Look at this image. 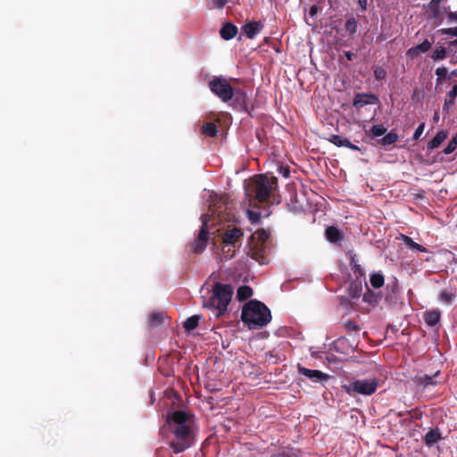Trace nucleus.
I'll return each mask as SVG.
<instances>
[{"label": "nucleus", "instance_id": "nucleus-26", "mask_svg": "<svg viewBox=\"0 0 457 457\" xmlns=\"http://www.w3.org/2000/svg\"><path fill=\"white\" fill-rule=\"evenodd\" d=\"M448 98L445 99L443 111L448 112L450 106H454L455 98L457 97V84L453 87V88L447 94Z\"/></svg>", "mask_w": 457, "mask_h": 457}, {"label": "nucleus", "instance_id": "nucleus-28", "mask_svg": "<svg viewBox=\"0 0 457 457\" xmlns=\"http://www.w3.org/2000/svg\"><path fill=\"white\" fill-rule=\"evenodd\" d=\"M201 319H202V315H192V316H190L189 318H187L185 320V322L183 324L184 328L187 331L194 330L195 328H197Z\"/></svg>", "mask_w": 457, "mask_h": 457}, {"label": "nucleus", "instance_id": "nucleus-52", "mask_svg": "<svg viewBox=\"0 0 457 457\" xmlns=\"http://www.w3.org/2000/svg\"><path fill=\"white\" fill-rule=\"evenodd\" d=\"M367 2L368 0H358L359 6L361 7V11L367 10Z\"/></svg>", "mask_w": 457, "mask_h": 457}, {"label": "nucleus", "instance_id": "nucleus-14", "mask_svg": "<svg viewBox=\"0 0 457 457\" xmlns=\"http://www.w3.org/2000/svg\"><path fill=\"white\" fill-rule=\"evenodd\" d=\"M328 141L338 147L344 146L351 150L361 151L360 147L351 143L348 138L340 135H331Z\"/></svg>", "mask_w": 457, "mask_h": 457}, {"label": "nucleus", "instance_id": "nucleus-42", "mask_svg": "<svg viewBox=\"0 0 457 457\" xmlns=\"http://www.w3.org/2000/svg\"><path fill=\"white\" fill-rule=\"evenodd\" d=\"M436 75L438 79H445L448 75V70L445 67H438L436 70Z\"/></svg>", "mask_w": 457, "mask_h": 457}, {"label": "nucleus", "instance_id": "nucleus-38", "mask_svg": "<svg viewBox=\"0 0 457 457\" xmlns=\"http://www.w3.org/2000/svg\"><path fill=\"white\" fill-rule=\"evenodd\" d=\"M374 77L377 80H383L386 77V71L381 66L374 67Z\"/></svg>", "mask_w": 457, "mask_h": 457}, {"label": "nucleus", "instance_id": "nucleus-40", "mask_svg": "<svg viewBox=\"0 0 457 457\" xmlns=\"http://www.w3.org/2000/svg\"><path fill=\"white\" fill-rule=\"evenodd\" d=\"M344 327L348 331H359L361 329L360 326L354 320H347L344 323Z\"/></svg>", "mask_w": 457, "mask_h": 457}, {"label": "nucleus", "instance_id": "nucleus-55", "mask_svg": "<svg viewBox=\"0 0 457 457\" xmlns=\"http://www.w3.org/2000/svg\"><path fill=\"white\" fill-rule=\"evenodd\" d=\"M451 46H457V38L450 42Z\"/></svg>", "mask_w": 457, "mask_h": 457}, {"label": "nucleus", "instance_id": "nucleus-2", "mask_svg": "<svg viewBox=\"0 0 457 457\" xmlns=\"http://www.w3.org/2000/svg\"><path fill=\"white\" fill-rule=\"evenodd\" d=\"M241 320L250 329L261 328L270 321L271 313L263 303L250 300L243 307Z\"/></svg>", "mask_w": 457, "mask_h": 457}, {"label": "nucleus", "instance_id": "nucleus-3", "mask_svg": "<svg viewBox=\"0 0 457 457\" xmlns=\"http://www.w3.org/2000/svg\"><path fill=\"white\" fill-rule=\"evenodd\" d=\"M233 295V287L228 284L215 282L212 286V295L208 302L204 303L205 307H212L218 311L217 315L223 314Z\"/></svg>", "mask_w": 457, "mask_h": 457}, {"label": "nucleus", "instance_id": "nucleus-32", "mask_svg": "<svg viewBox=\"0 0 457 457\" xmlns=\"http://www.w3.org/2000/svg\"><path fill=\"white\" fill-rule=\"evenodd\" d=\"M452 50L451 48L446 49L444 46H437L433 54H432V59L434 61H440L445 59L448 53H450Z\"/></svg>", "mask_w": 457, "mask_h": 457}, {"label": "nucleus", "instance_id": "nucleus-35", "mask_svg": "<svg viewBox=\"0 0 457 457\" xmlns=\"http://www.w3.org/2000/svg\"><path fill=\"white\" fill-rule=\"evenodd\" d=\"M351 264H352V270H353V273L355 274L356 278L361 279V278H364L365 274H364V270L361 268V266L360 264L356 263L353 259L352 260Z\"/></svg>", "mask_w": 457, "mask_h": 457}, {"label": "nucleus", "instance_id": "nucleus-50", "mask_svg": "<svg viewBox=\"0 0 457 457\" xmlns=\"http://www.w3.org/2000/svg\"><path fill=\"white\" fill-rule=\"evenodd\" d=\"M345 57H346V59H347L348 61H350V62H352V61H353V59H355V58H356V56H357L355 54H353V53H352V52H350V51H345Z\"/></svg>", "mask_w": 457, "mask_h": 457}, {"label": "nucleus", "instance_id": "nucleus-36", "mask_svg": "<svg viewBox=\"0 0 457 457\" xmlns=\"http://www.w3.org/2000/svg\"><path fill=\"white\" fill-rule=\"evenodd\" d=\"M386 132V128L383 125H373L370 129V134L377 137L385 135Z\"/></svg>", "mask_w": 457, "mask_h": 457}, {"label": "nucleus", "instance_id": "nucleus-23", "mask_svg": "<svg viewBox=\"0 0 457 457\" xmlns=\"http://www.w3.org/2000/svg\"><path fill=\"white\" fill-rule=\"evenodd\" d=\"M165 318L166 316L164 312H153L149 316L148 326L151 328H157L164 322Z\"/></svg>", "mask_w": 457, "mask_h": 457}, {"label": "nucleus", "instance_id": "nucleus-11", "mask_svg": "<svg viewBox=\"0 0 457 457\" xmlns=\"http://www.w3.org/2000/svg\"><path fill=\"white\" fill-rule=\"evenodd\" d=\"M379 99L378 97L372 93H366V94H356L353 104L356 108H361L368 104H378Z\"/></svg>", "mask_w": 457, "mask_h": 457}, {"label": "nucleus", "instance_id": "nucleus-15", "mask_svg": "<svg viewBox=\"0 0 457 457\" xmlns=\"http://www.w3.org/2000/svg\"><path fill=\"white\" fill-rule=\"evenodd\" d=\"M441 311L439 309H431L424 312L423 319L427 326L434 327L439 323L441 320Z\"/></svg>", "mask_w": 457, "mask_h": 457}, {"label": "nucleus", "instance_id": "nucleus-21", "mask_svg": "<svg viewBox=\"0 0 457 457\" xmlns=\"http://www.w3.org/2000/svg\"><path fill=\"white\" fill-rule=\"evenodd\" d=\"M448 137L446 130H439L436 135L428 142V149L433 150L437 148Z\"/></svg>", "mask_w": 457, "mask_h": 457}, {"label": "nucleus", "instance_id": "nucleus-19", "mask_svg": "<svg viewBox=\"0 0 457 457\" xmlns=\"http://www.w3.org/2000/svg\"><path fill=\"white\" fill-rule=\"evenodd\" d=\"M237 33V28L231 22L225 23L220 30V37L225 40L232 39Z\"/></svg>", "mask_w": 457, "mask_h": 457}, {"label": "nucleus", "instance_id": "nucleus-4", "mask_svg": "<svg viewBox=\"0 0 457 457\" xmlns=\"http://www.w3.org/2000/svg\"><path fill=\"white\" fill-rule=\"evenodd\" d=\"M270 237V233L263 228L257 229L251 237V241L248 245L247 254L253 260L257 261L260 264L266 262L265 261V249L266 243Z\"/></svg>", "mask_w": 457, "mask_h": 457}, {"label": "nucleus", "instance_id": "nucleus-57", "mask_svg": "<svg viewBox=\"0 0 457 457\" xmlns=\"http://www.w3.org/2000/svg\"><path fill=\"white\" fill-rule=\"evenodd\" d=\"M452 77H457V70H454L451 72Z\"/></svg>", "mask_w": 457, "mask_h": 457}, {"label": "nucleus", "instance_id": "nucleus-6", "mask_svg": "<svg viewBox=\"0 0 457 457\" xmlns=\"http://www.w3.org/2000/svg\"><path fill=\"white\" fill-rule=\"evenodd\" d=\"M342 387L349 395L356 394L371 395L378 388V380L376 378L356 379L347 385H344Z\"/></svg>", "mask_w": 457, "mask_h": 457}, {"label": "nucleus", "instance_id": "nucleus-20", "mask_svg": "<svg viewBox=\"0 0 457 457\" xmlns=\"http://www.w3.org/2000/svg\"><path fill=\"white\" fill-rule=\"evenodd\" d=\"M362 293V281L356 278L348 287V295L352 299H358Z\"/></svg>", "mask_w": 457, "mask_h": 457}, {"label": "nucleus", "instance_id": "nucleus-12", "mask_svg": "<svg viewBox=\"0 0 457 457\" xmlns=\"http://www.w3.org/2000/svg\"><path fill=\"white\" fill-rule=\"evenodd\" d=\"M243 237V231L238 228H233L231 229H227L222 237V242L224 244V247L226 246H235L236 244Z\"/></svg>", "mask_w": 457, "mask_h": 457}, {"label": "nucleus", "instance_id": "nucleus-47", "mask_svg": "<svg viewBox=\"0 0 457 457\" xmlns=\"http://www.w3.org/2000/svg\"><path fill=\"white\" fill-rule=\"evenodd\" d=\"M420 54V53L418 52V50L416 49V46L411 47L407 51V55L410 56L411 59L418 57Z\"/></svg>", "mask_w": 457, "mask_h": 457}, {"label": "nucleus", "instance_id": "nucleus-41", "mask_svg": "<svg viewBox=\"0 0 457 457\" xmlns=\"http://www.w3.org/2000/svg\"><path fill=\"white\" fill-rule=\"evenodd\" d=\"M247 216H248V219L250 220V221L253 224L258 223L261 220V213L253 212V211L248 210Z\"/></svg>", "mask_w": 457, "mask_h": 457}, {"label": "nucleus", "instance_id": "nucleus-45", "mask_svg": "<svg viewBox=\"0 0 457 457\" xmlns=\"http://www.w3.org/2000/svg\"><path fill=\"white\" fill-rule=\"evenodd\" d=\"M424 129H425V123L422 122L415 129L414 134H413V139L418 140L421 137V135L424 131Z\"/></svg>", "mask_w": 457, "mask_h": 457}, {"label": "nucleus", "instance_id": "nucleus-8", "mask_svg": "<svg viewBox=\"0 0 457 457\" xmlns=\"http://www.w3.org/2000/svg\"><path fill=\"white\" fill-rule=\"evenodd\" d=\"M202 226L197 235V237L191 244V250L195 253H201L206 247L209 241V231L207 228V215L203 214L201 216Z\"/></svg>", "mask_w": 457, "mask_h": 457}, {"label": "nucleus", "instance_id": "nucleus-43", "mask_svg": "<svg viewBox=\"0 0 457 457\" xmlns=\"http://www.w3.org/2000/svg\"><path fill=\"white\" fill-rule=\"evenodd\" d=\"M234 96H236L235 101L237 102H245L246 98V94L241 89L234 90Z\"/></svg>", "mask_w": 457, "mask_h": 457}, {"label": "nucleus", "instance_id": "nucleus-53", "mask_svg": "<svg viewBox=\"0 0 457 457\" xmlns=\"http://www.w3.org/2000/svg\"><path fill=\"white\" fill-rule=\"evenodd\" d=\"M441 11H442V14L445 12V13H446L447 15H448V12H452V11L450 10V6H444V7H442V8H441Z\"/></svg>", "mask_w": 457, "mask_h": 457}, {"label": "nucleus", "instance_id": "nucleus-56", "mask_svg": "<svg viewBox=\"0 0 457 457\" xmlns=\"http://www.w3.org/2000/svg\"><path fill=\"white\" fill-rule=\"evenodd\" d=\"M283 174H284L285 177H287L289 175V169L288 168L285 169Z\"/></svg>", "mask_w": 457, "mask_h": 457}, {"label": "nucleus", "instance_id": "nucleus-59", "mask_svg": "<svg viewBox=\"0 0 457 457\" xmlns=\"http://www.w3.org/2000/svg\"><path fill=\"white\" fill-rule=\"evenodd\" d=\"M434 119L435 120L437 119V113L436 112L435 113Z\"/></svg>", "mask_w": 457, "mask_h": 457}, {"label": "nucleus", "instance_id": "nucleus-54", "mask_svg": "<svg viewBox=\"0 0 457 457\" xmlns=\"http://www.w3.org/2000/svg\"><path fill=\"white\" fill-rule=\"evenodd\" d=\"M386 302L388 303H393V296L391 295H387L385 298Z\"/></svg>", "mask_w": 457, "mask_h": 457}, {"label": "nucleus", "instance_id": "nucleus-16", "mask_svg": "<svg viewBox=\"0 0 457 457\" xmlns=\"http://www.w3.org/2000/svg\"><path fill=\"white\" fill-rule=\"evenodd\" d=\"M325 236L328 241L336 245H340L344 239L343 233L335 226L328 227L325 231Z\"/></svg>", "mask_w": 457, "mask_h": 457}, {"label": "nucleus", "instance_id": "nucleus-18", "mask_svg": "<svg viewBox=\"0 0 457 457\" xmlns=\"http://www.w3.org/2000/svg\"><path fill=\"white\" fill-rule=\"evenodd\" d=\"M262 29V25L257 21H252L243 26V30L248 38H253Z\"/></svg>", "mask_w": 457, "mask_h": 457}, {"label": "nucleus", "instance_id": "nucleus-10", "mask_svg": "<svg viewBox=\"0 0 457 457\" xmlns=\"http://www.w3.org/2000/svg\"><path fill=\"white\" fill-rule=\"evenodd\" d=\"M228 197L216 195L212 201V204L209 206V211L212 216H217L221 219V213L228 210Z\"/></svg>", "mask_w": 457, "mask_h": 457}, {"label": "nucleus", "instance_id": "nucleus-58", "mask_svg": "<svg viewBox=\"0 0 457 457\" xmlns=\"http://www.w3.org/2000/svg\"><path fill=\"white\" fill-rule=\"evenodd\" d=\"M450 62L453 63V64H456L457 63V58L456 59H452L450 61Z\"/></svg>", "mask_w": 457, "mask_h": 457}, {"label": "nucleus", "instance_id": "nucleus-33", "mask_svg": "<svg viewBox=\"0 0 457 457\" xmlns=\"http://www.w3.org/2000/svg\"><path fill=\"white\" fill-rule=\"evenodd\" d=\"M218 131L217 126L212 122H207L202 127V132L211 137H216Z\"/></svg>", "mask_w": 457, "mask_h": 457}, {"label": "nucleus", "instance_id": "nucleus-22", "mask_svg": "<svg viewBox=\"0 0 457 457\" xmlns=\"http://www.w3.org/2000/svg\"><path fill=\"white\" fill-rule=\"evenodd\" d=\"M444 1L445 0H431L428 3V8L430 12V15H429L430 18L439 19L442 16V11H441L440 4Z\"/></svg>", "mask_w": 457, "mask_h": 457}, {"label": "nucleus", "instance_id": "nucleus-9", "mask_svg": "<svg viewBox=\"0 0 457 457\" xmlns=\"http://www.w3.org/2000/svg\"><path fill=\"white\" fill-rule=\"evenodd\" d=\"M298 371L315 383L328 381L330 378V376L327 373L318 370H310L301 365H298Z\"/></svg>", "mask_w": 457, "mask_h": 457}, {"label": "nucleus", "instance_id": "nucleus-24", "mask_svg": "<svg viewBox=\"0 0 457 457\" xmlns=\"http://www.w3.org/2000/svg\"><path fill=\"white\" fill-rule=\"evenodd\" d=\"M401 237H402V240L403 242V244L411 250L412 251H418V252H422V253H426L428 252L427 248L424 247L423 245L416 243L413 241V239L406 235H401Z\"/></svg>", "mask_w": 457, "mask_h": 457}, {"label": "nucleus", "instance_id": "nucleus-51", "mask_svg": "<svg viewBox=\"0 0 457 457\" xmlns=\"http://www.w3.org/2000/svg\"><path fill=\"white\" fill-rule=\"evenodd\" d=\"M448 20L450 22L457 21V12H448Z\"/></svg>", "mask_w": 457, "mask_h": 457}, {"label": "nucleus", "instance_id": "nucleus-13", "mask_svg": "<svg viewBox=\"0 0 457 457\" xmlns=\"http://www.w3.org/2000/svg\"><path fill=\"white\" fill-rule=\"evenodd\" d=\"M438 373V371L436 372L434 376L427 374L418 375L414 378V383L417 386L422 387L423 389L428 386H435L437 384L435 377H436Z\"/></svg>", "mask_w": 457, "mask_h": 457}, {"label": "nucleus", "instance_id": "nucleus-37", "mask_svg": "<svg viewBox=\"0 0 457 457\" xmlns=\"http://www.w3.org/2000/svg\"><path fill=\"white\" fill-rule=\"evenodd\" d=\"M457 147V133L449 141L446 147L444 149L445 154H452Z\"/></svg>", "mask_w": 457, "mask_h": 457}, {"label": "nucleus", "instance_id": "nucleus-7", "mask_svg": "<svg viewBox=\"0 0 457 457\" xmlns=\"http://www.w3.org/2000/svg\"><path fill=\"white\" fill-rule=\"evenodd\" d=\"M210 90L224 103L234 96V89L228 81L222 77H215L209 82Z\"/></svg>", "mask_w": 457, "mask_h": 457}, {"label": "nucleus", "instance_id": "nucleus-1", "mask_svg": "<svg viewBox=\"0 0 457 457\" xmlns=\"http://www.w3.org/2000/svg\"><path fill=\"white\" fill-rule=\"evenodd\" d=\"M197 426L195 416L182 410L169 412L161 432L176 454L193 446L196 441Z\"/></svg>", "mask_w": 457, "mask_h": 457}, {"label": "nucleus", "instance_id": "nucleus-17", "mask_svg": "<svg viewBox=\"0 0 457 457\" xmlns=\"http://www.w3.org/2000/svg\"><path fill=\"white\" fill-rule=\"evenodd\" d=\"M443 439L442 434L438 428L430 429L424 436V443L427 446L431 447L436 442Z\"/></svg>", "mask_w": 457, "mask_h": 457}, {"label": "nucleus", "instance_id": "nucleus-29", "mask_svg": "<svg viewBox=\"0 0 457 457\" xmlns=\"http://www.w3.org/2000/svg\"><path fill=\"white\" fill-rule=\"evenodd\" d=\"M253 295V289L249 286H241L237 291V298L238 301L243 302L247 300Z\"/></svg>", "mask_w": 457, "mask_h": 457}, {"label": "nucleus", "instance_id": "nucleus-48", "mask_svg": "<svg viewBox=\"0 0 457 457\" xmlns=\"http://www.w3.org/2000/svg\"><path fill=\"white\" fill-rule=\"evenodd\" d=\"M386 289V290H391V292L393 294H395V291L398 289L397 283L396 282H393L392 284H387Z\"/></svg>", "mask_w": 457, "mask_h": 457}, {"label": "nucleus", "instance_id": "nucleus-30", "mask_svg": "<svg viewBox=\"0 0 457 457\" xmlns=\"http://www.w3.org/2000/svg\"><path fill=\"white\" fill-rule=\"evenodd\" d=\"M399 137L397 133L393 129L390 132H388L386 135H385L384 137L379 139L378 143L381 145H390L392 144H395L398 140Z\"/></svg>", "mask_w": 457, "mask_h": 457}, {"label": "nucleus", "instance_id": "nucleus-5", "mask_svg": "<svg viewBox=\"0 0 457 457\" xmlns=\"http://www.w3.org/2000/svg\"><path fill=\"white\" fill-rule=\"evenodd\" d=\"M277 186L278 179L276 177L269 178L267 175H259L253 182L255 199L259 203H266Z\"/></svg>", "mask_w": 457, "mask_h": 457}, {"label": "nucleus", "instance_id": "nucleus-39", "mask_svg": "<svg viewBox=\"0 0 457 457\" xmlns=\"http://www.w3.org/2000/svg\"><path fill=\"white\" fill-rule=\"evenodd\" d=\"M431 45L432 43L430 41L425 39L422 43L416 46V49L420 53H426L430 49Z\"/></svg>", "mask_w": 457, "mask_h": 457}, {"label": "nucleus", "instance_id": "nucleus-44", "mask_svg": "<svg viewBox=\"0 0 457 457\" xmlns=\"http://www.w3.org/2000/svg\"><path fill=\"white\" fill-rule=\"evenodd\" d=\"M440 32L443 35H448V36H451V37H457V27L442 29H440Z\"/></svg>", "mask_w": 457, "mask_h": 457}, {"label": "nucleus", "instance_id": "nucleus-27", "mask_svg": "<svg viewBox=\"0 0 457 457\" xmlns=\"http://www.w3.org/2000/svg\"><path fill=\"white\" fill-rule=\"evenodd\" d=\"M365 286L367 287V291L363 295V301L371 305L378 304L380 299L379 295L374 293L371 289H370L367 284H365Z\"/></svg>", "mask_w": 457, "mask_h": 457}, {"label": "nucleus", "instance_id": "nucleus-25", "mask_svg": "<svg viewBox=\"0 0 457 457\" xmlns=\"http://www.w3.org/2000/svg\"><path fill=\"white\" fill-rule=\"evenodd\" d=\"M456 297L455 290L445 288L439 293V301L445 304H451Z\"/></svg>", "mask_w": 457, "mask_h": 457}, {"label": "nucleus", "instance_id": "nucleus-34", "mask_svg": "<svg viewBox=\"0 0 457 457\" xmlns=\"http://www.w3.org/2000/svg\"><path fill=\"white\" fill-rule=\"evenodd\" d=\"M358 23L355 18L351 17L346 20L345 28L346 31H348L351 34H354L357 31Z\"/></svg>", "mask_w": 457, "mask_h": 457}, {"label": "nucleus", "instance_id": "nucleus-46", "mask_svg": "<svg viewBox=\"0 0 457 457\" xmlns=\"http://www.w3.org/2000/svg\"><path fill=\"white\" fill-rule=\"evenodd\" d=\"M227 3L228 0H212L213 7L218 9H222Z\"/></svg>", "mask_w": 457, "mask_h": 457}, {"label": "nucleus", "instance_id": "nucleus-31", "mask_svg": "<svg viewBox=\"0 0 457 457\" xmlns=\"http://www.w3.org/2000/svg\"><path fill=\"white\" fill-rule=\"evenodd\" d=\"M370 282L372 287L380 288L384 286L385 278L384 275L380 272L372 273L370 275Z\"/></svg>", "mask_w": 457, "mask_h": 457}, {"label": "nucleus", "instance_id": "nucleus-49", "mask_svg": "<svg viewBox=\"0 0 457 457\" xmlns=\"http://www.w3.org/2000/svg\"><path fill=\"white\" fill-rule=\"evenodd\" d=\"M318 12H319V6H318V5H315V4H314V5H312V6H311V8H310V15H311L312 17L316 16V15H317V13H318Z\"/></svg>", "mask_w": 457, "mask_h": 457}]
</instances>
